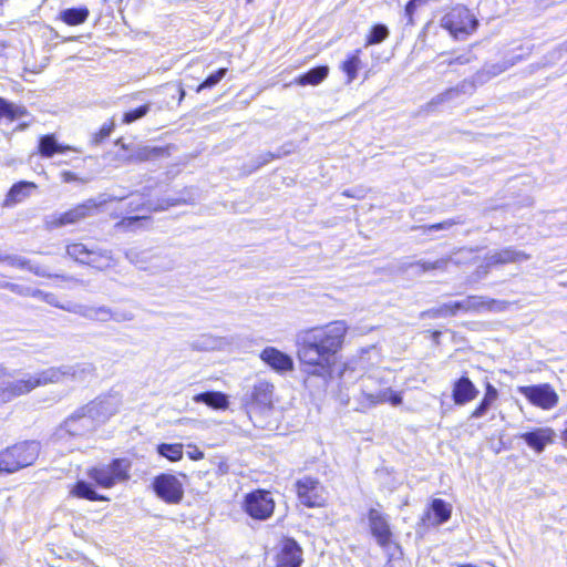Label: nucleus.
<instances>
[{
  "mask_svg": "<svg viewBox=\"0 0 567 567\" xmlns=\"http://www.w3.org/2000/svg\"><path fill=\"white\" fill-rule=\"evenodd\" d=\"M347 331L346 321L338 320L300 332L296 344L302 371L315 377H329Z\"/></svg>",
  "mask_w": 567,
  "mask_h": 567,
  "instance_id": "1",
  "label": "nucleus"
},
{
  "mask_svg": "<svg viewBox=\"0 0 567 567\" xmlns=\"http://www.w3.org/2000/svg\"><path fill=\"white\" fill-rule=\"evenodd\" d=\"M95 367L83 362L51 367L34 373L10 370L0 364V406L23 396L40 386L60 383L65 379L84 382L95 377Z\"/></svg>",
  "mask_w": 567,
  "mask_h": 567,
  "instance_id": "2",
  "label": "nucleus"
},
{
  "mask_svg": "<svg viewBox=\"0 0 567 567\" xmlns=\"http://www.w3.org/2000/svg\"><path fill=\"white\" fill-rule=\"evenodd\" d=\"M394 378L386 370H378L361 378V392L358 402L363 409H371L380 404L390 403L399 406L403 402L401 392L393 390Z\"/></svg>",
  "mask_w": 567,
  "mask_h": 567,
  "instance_id": "3",
  "label": "nucleus"
},
{
  "mask_svg": "<svg viewBox=\"0 0 567 567\" xmlns=\"http://www.w3.org/2000/svg\"><path fill=\"white\" fill-rule=\"evenodd\" d=\"M41 445L38 441L17 443L0 452V472L13 473L32 465L39 457Z\"/></svg>",
  "mask_w": 567,
  "mask_h": 567,
  "instance_id": "4",
  "label": "nucleus"
},
{
  "mask_svg": "<svg viewBox=\"0 0 567 567\" xmlns=\"http://www.w3.org/2000/svg\"><path fill=\"white\" fill-rule=\"evenodd\" d=\"M125 196H105L101 195L96 199H87L86 202L78 205L69 212L52 215L47 219V226L49 228H58L65 225H72L81 221L82 219L94 215L97 208L107 202L122 200Z\"/></svg>",
  "mask_w": 567,
  "mask_h": 567,
  "instance_id": "5",
  "label": "nucleus"
},
{
  "mask_svg": "<svg viewBox=\"0 0 567 567\" xmlns=\"http://www.w3.org/2000/svg\"><path fill=\"white\" fill-rule=\"evenodd\" d=\"M130 462L125 458H114L109 464L91 467L86 475L103 488H111L130 478Z\"/></svg>",
  "mask_w": 567,
  "mask_h": 567,
  "instance_id": "6",
  "label": "nucleus"
},
{
  "mask_svg": "<svg viewBox=\"0 0 567 567\" xmlns=\"http://www.w3.org/2000/svg\"><path fill=\"white\" fill-rule=\"evenodd\" d=\"M66 254L75 261L89 265L99 270L110 268L114 265V258L111 250L89 247L82 243L68 245Z\"/></svg>",
  "mask_w": 567,
  "mask_h": 567,
  "instance_id": "7",
  "label": "nucleus"
},
{
  "mask_svg": "<svg viewBox=\"0 0 567 567\" xmlns=\"http://www.w3.org/2000/svg\"><path fill=\"white\" fill-rule=\"evenodd\" d=\"M441 25L457 38L474 32L478 21L467 8L455 7L441 19Z\"/></svg>",
  "mask_w": 567,
  "mask_h": 567,
  "instance_id": "8",
  "label": "nucleus"
},
{
  "mask_svg": "<svg viewBox=\"0 0 567 567\" xmlns=\"http://www.w3.org/2000/svg\"><path fill=\"white\" fill-rule=\"evenodd\" d=\"M121 404L122 400L117 393H109L96 398L82 408L97 425L116 414Z\"/></svg>",
  "mask_w": 567,
  "mask_h": 567,
  "instance_id": "9",
  "label": "nucleus"
},
{
  "mask_svg": "<svg viewBox=\"0 0 567 567\" xmlns=\"http://www.w3.org/2000/svg\"><path fill=\"white\" fill-rule=\"evenodd\" d=\"M245 512L254 519L266 520L275 509V501L270 492L257 489L246 495Z\"/></svg>",
  "mask_w": 567,
  "mask_h": 567,
  "instance_id": "10",
  "label": "nucleus"
},
{
  "mask_svg": "<svg viewBox=\"0 0 567 567\" xmlns=\"http://www.w3.org/2000/svg\"><path fill=\"white\" fill-rule=\"evenodd\" d=\"M517 391L524 395L530 404L543 410H551L558 403V394L548 383L523 385L518 386Z\"/></svg>",
  "mask_w": 567,
  "mask_h": 567,
  "instance_id": "11",
  "label": "nucleus"
},
{
  "mask_svg": "<svg viewBox=\"0 0 567 567\" xmlns=\"http://www.w3.org/2000/svg\"><path fill=\"white\" fill-rule=\"evenodd\" d=\"M296 489L299 502L307 507H320L326 503V489L316 478L302 477L297 481Z\"/></svg>",
  "mask_w": 567,
  "mask_h": 567,
  "instance_id": "12",
  "label": "nucleus"
},
{
  "mask_svg": "<svg viewBox=\"0 0 567 567\" xmlns=\"http://www.w3.org/2000/svg\"><path fill=\"white\" fill-rule=\"evenodd\" d=\"M153 489L158 498L167 504H178L184 497L182 482L172 474H161L154 478Z\"/></svg>",
  "mask_w": 567,
  "mask_h": 567,
  "instance_id": "13",
  "label": "nucleus"
},
{
  "mask_svg": "<svg viewBox=\"0 0 567 567\" xmlns=\"http://www.w3.org/2000/svg\"><path fill=\"white\" fill-rule=\"evenodd\" d=\"M95 426L96 423L86 412H84V409L81 408L74 412L73 415L65 420L64 424L58 430L55 435L59 437H63L64 434H70L71 436H82L93 431Z\"/></svg>",
  "mask_w": 567,
  "mask_h": 567,
  "instance_id": "14",
  "label": "nucleus"
},
{
  "mask_svg": "<svg viewBox=\"0 0 567 567\" xmlns=\"http://www.w3.org/2000/svg\"><path fill=\"white\" fill-rule=\"evenodd\" d=\"M259 357L262 362L279 374L291 372L295 369L293 359L275 347H266Z\"/></svg>",
  "mask_w": 567,
  "mask_h": 567,
  "instance_id": "15",
  "label": "nucleus"
},
{
  "mask_svg": "<svg viewBox=\"0 0 567 567\" xmlns=\"http://www.w3.org/2000/svg\"><path fill=\"white\" fill-rule=\"evenodd\" d=\"M530 258L528 254L514 247H506L501 250L489 251L485 256L486 267H493L506 264H517L526 261Z\"/></svg>",
  "mask_w": 567,
  "mask_h": 567,
  "instance_id": "16",
  "label": "nucleus"
},
{
  "mask_svg": "<svg viewBox=\"0 0 567 567\" xmlns=\"http://www.w3.org/2000/svg\"><path fill=\"white\" fill-rule=\"evenodd\" d=\"M371 534L375 537L378 544L382 547L391 542V529L388 518L378 509L371 508L368 514Z\"/></svg>",
  "mask_w": 567,
  "mask_h": 567,
  "instance_id": "17",
  "label": "nucleus"
},
{
  "mask_svg": "<svg viewBox=\"0 0 567 567\" xmlns=\"http://www.w3.org/2000/svg\"><path fill=\"white\" fill-rule=\"evenodd\" d=\"M62 309L79 315L89 320L107 322L112 319L111 308L105 306H86L72 303L69 307H62Z\"/></svg>",
  "mask_w": 567,
  "mask_h": 567,
  "instance_id": "18",
  "label": "nucleus"
},
{
  "mask_svg": "<svg viewBox=\"0 0 567 567\" xmlns=\"http://www.w3.org/2000/svg\"><path fill=\"white\" fill-rule=\"evenodd\" d=\"M555 432L549 427H539L519 435V439L537 453H542L546 445L553 443Z\"/></svg>",
  "mask_w": 567,
  "mask_h": 567,
  "instance_id": "19",
  "label": "nucleus"
},
{
  "mask_svg": "<svg viewBox=\"0 0 567 567\" xmlns=\"http://www.w3.org/2000/svg\"><path fill=\"white\" fill-rule=\"evenodd\" d=\"M301 563V547L295 539H286L278 555V567H300Z\"/></svg>",
  "mask_w": 567,
  "mask_h": 567,
  "instance_id": "20",
  "label": "nucleus"
},
{
  "mask_svg": "<svg viewBox=\"0 0 567 567\" xmlns=\"http://www.w3.org/2000/svg\"><path fill=\"white\" fill-rule=\"evenodd\" d=\"M478 395V390L470 378L463 375L453 384L452 398L456 405H465Z\"/></svg>",
  "mask_w": 567,
  "mask_h": 567,
  "instance_id": "21",
  "label": "nucleus"
},
{
  "mask_svg": "<svg viewBox=\"0 0 567 567\" xmlns=\"http://www.w3.org/2000/svg\"><path fill=\"white\" fill-rule=\"evenodd\" d=\"M520 60V56H514L511 59H505L497 63L485 64L480 71L475 73V81L483 85L488 82L493 78L502 74L513 65H515Z\"/></svg>",
  "mask_w": 567,
  "mask_h": 567,
  "instance_id": "22",
  "label": "nucleus"
},
{
  "mask_svg": "<svg viewBox=\"0 0 567 567\" xmlns=\"http://www.w3.org/2000/svg\"><path fill=\"white\" fill-rule=\"evenodd\" d=\"M477 85H480V84L475 81V75H474L472 80H464L458 85H456L454 87H450L446 91H444L443 93L436 95L430 102V105L452 101L462 94H472L475 91Z\"/></svg>",
  "mask_w": 567,
  "mask_h": 567,
  "instance_id": "23",
  "label": "nucleus"
},
{
  "mask_svg": "<svg viewBox=\"0 0 567 567\" xmlns=\"http://www.w3.org/2000/svg\"><path fill=\"white\" fill-rule=\"evenodd\" d=\"M505 301L477 296H468L465 298L466 312L480 313L484 311H501L505 309Z\"/></svg>",
  "mask_w": 567,
  "mask_h": 567,
  "instance_id": "24",
  "label": "nucleus"
},
{
  "mask_svg": "<svg viewBox=\"0 0 567 567\" xmlns=\"http://www.w3.org/2000/svg\"><path fill=\"white\" fill-rule=\"evenodd\" d=\"M35 187V184L31 182H19L14 184L8 192L3 202V206L9 207L21 203L30 195V190L34 189Z\"/></svg>",
  "mask_w": 567,
  "mask_h": 567,
  "instance_id": "25",
  "label": "nucleus"
},
{
  "mask_svg": "<svg viewBox=\"0 0 567 567\" xmlns=\"http://www.w3.org/2000/svg\"><path fill=\"white\" fill-rule=\"evenodd\" d=\"M193 401L204 403L213 409L224 410L228 406L227 396L221 392L207 391L194 395Z\"/></svg>",
  "mask_w": 567,
  "mask_h": 567,
  "instance_id": "26",
  "label": "nucleus"
},
{
  "mask_svg": "<svg viewBox=\"0 0 567 567\" xmlns=\"http://www.w3.org/2000/svg\"><path fill=\"white\" fill-rule=\"evenodd\" d=\"M498 398V391L497 389L492 385L491 383H487L485 394L483 399L481 400L480 404L475 408V410L471 413V419H481L491 409V406L494 404V402Z\"/></svg>",
  "mask_w": 567,
  "mask_h": 567,
  "instance_id": "27",
  "label": "nucleus"
},
{
  "mask_svg": "<svg viewBox=\"0 0 567 567\" xmlns=\"http://www.w3.org/2000/svg\"><path fill=\"white\" fill-rule=\"evenodd\" d=\"M328 73H329L328 66H324V65L316 66V68H312L311 70H309L308 72L299 75L296 79V82L302 86L318 85L328 76Z\"/></svg>",
  "mask_w": 567,
  "mask_h": 567,
  "instance_id": "28",
  "label": "nucleus"
},
{
  "mask_svg": "<svg viewBox=\"0 0 567 567\" xmlns=\"http://www.w3.org/2000/svg\"><path fill=\"white\" fill-rule=\"evenodd\" d=\"M70 494L78 498H85L89 501H107L106 497L97 494L92 484L86 481H78L72 487Z\"/></svg>",
  "mask_w": 567,
  "mask_h": 567,
  "instance_id": "29",
  "label": "nucleus"
},
{
  "mask_svg": "<svg viewBox=\"0 0 567 567\" xmlns=\"http://www.w3.org/2000/svg\"><path fill=\"white\" fill-rule=\"evenodd\" d=\"M71 150L70 146L59 144L53 135H44L39 141V153L43 157H52L55 153Z\"/></svg>",
  "mask_w": 567,
  "mask_h": 567,
  "instance_id": "30",
  "label": "nucleus"
},
{
  "mask_svg": "<svg viewBox=\"0 0 567 567\" xmlns=\"http://www.w3.org/2000/svg\"><path fill=\"white\" fill-rule=\"evenodd\" d=\"M164 154V150L158 147L142 146L134 150L127 157L130 163H141L158 157Z\"/></svg>",
  "mask_w": 567,
  "mask_h": 567,
  "instance_id": "31",
  "label": "nucleus"
},
{
  "mask_svg": "<svg viewBox=\"0 0 567 567\" xmlns=\"http://www.w3.org/2000/svg\"><path fill=\"white\" fill-rule=\"evenodd\" d=\"M89 9L82 8H70L61 12V19L69 25H78L84 23L89 17Z\"/></svg>",
  "mask_w": 567,
  "mask_h": 567,
  "instance_id": "32",
  "label": "nucleus"
},
{
  "mask_svg": "<svg viewBox=\"0 0 567 567\" xmlns=\"http://www.w3.org/2000/svg\"><path fill=\"white\" fill-rule=\"evenodd\" d=\"M431 511L434 514V524L441 525L451 518V506L441 498H434L431 503Z\"/></svg>",
  "mask_w": 567,
  "mask_h": 567,
  "instance_id": "33",
  "label": "nucleus"
},
{
  "mask_svg": "<svg viewBox=\"0 0 567 567\" xmlns=\"http://www.w3.org/2000/svg\"><path fill=\"white\" fill-rule=\"evenodd\" d=\"M157 452L161 456H164L169 461L176 462L183 457V445L162 443L157 446Z\"/></svg>",
  "mask_w": 567,
  "mask_h": 567,
  "instance_id": "34",
  "label": "nucleus"
},
{
  "mask_svg": "<svg viewBox=\"0 0 567 567\" xmlns=\"http://www.w3.org/2000/svg\"><path fill=\"white\" fill-rule=\"evenodd\" d=\"M24 113L25 110L23 107L17 106L0 97V118L8 117L14 120L21 117Z\"/></svg>",
  "mask_w": 567,
  "mask_h": 567,
  "instance_id": "35",
  "label": "nucleus"
},
{
  "mask_svg": "<svg viewBox=\"0 0 567 567\" xmlns=\"http://www.w3.org/2000/svg\"><path fill=\"white\" fill-rule=\"evenodd\" d=\"M389 29L385 24H375L372 27L368 38L367 45L379 44L389 37Z\"/></svg>",
  "mask_w": 567,
  "mask_h": 567,
  "instance_id": "36",
  "label": "nucleus"
},
{
  "mask_svg": "<svg viewBox=\"0 0 567 567\" xmlns=\"http://www.w3.org/2000/svg\"><path fill=\"white\" fill-rule=\"evenodd\" d=\"M452 262V257L441 258L435 261H417L413 266L420 268L422 272L432 270H445L447 265Z\"/></svg>",
  "mask_w": 567,
  "mask_h": 567,
  "instance_id": "37",
  "label": "nucleus"
},
{
  "mask_svg": "<svg viewBox=\"0 0 567 567\" xmlns=\"http://www.w3.org/2000/svg\"><path fill=\"white\" fill-rule=\"evenodd\" d=\"M228 72V69L227 68H220L218 69L216 72L212 73L210 75H208L204 82H202L197 89H196V92L199 93L202 92L203 90L205 89H212L214 87L215 85H217L221 79H224V76L227 74Z\"/></svg>",
  "mask_w": 567,
  "mask_h": 567,
  "instance_id": "38",
  "label": "nucleus"
},
{
  "mask_svg": "<svg viewBox=\"0 0 567 567\" xmlns=\"http://www.w3.org/2000/svg\"><path fill=\"white\" fill-rule=\"evenodd\" d=\"M272 385L267 382H259L254 386L252 396L255 400L261 403H268L271 401Z\"/></svg>",
  "mask_w": 567,
  "mask_h": 567,
  "instance_id": "39",
  "label": "nucleus"
},
{
  "mask_svg": "<svg viewBox=\"0 0 567 567\" xmlns=\"http://www.w3.org/2000/svg\"><path fill=\"white\" fill-rule=\"evenodd\" d=\"M360 63L361 61L357 53L343 62L342 70L347 73L349 81H353L357 78Z\"/></svg>",
  "mask_w": 567,
  "mask_h": 567,
  "instance_id": "40",
  "label": "nucleus"
},
{
  "mask_svg": "<svg viewBox=\"0 0 567 567\" xmlns=\"http://www.w3.org/2000/svg\"><path fill=\"white\" fill-rule=\"evenodd\" d=\"M150 111V106L147 104L141 105L134 110H131L124 114L123 122L126 124L133 123L134 121L142 118Z\"/></svg>",
  "mask_w": 567,
  "mask_h": 567,
  "instance_id": "41",
  "label": "nucleus"
},
{
  "mask_svg": "<svg viewBox=\"0 0 567 567\" xmlns=\"http://www.w3.org/2000/svg\"><path fill=\"white\" fill-rule=\"evenodd\" d=\"M0 288L9 289L11 292L20 295V296H30L31 295V288L20 286L12 282H7L0 280Z\"/></svg>",
  "mask_w": 567,
  "mask_h": 567,
  "instance_id": "42",
  "label": "nucleus"
},
{
  "mask_svg": "<svg viewBox=\"0 0 567 567\" xmlns=\"http://www.w3.org/2000/svg\"><path fill=\"white\" fill-rule=\"evenodd\" d=\"M0 260L2 261H6L8 265H10L11 267H16V268H21V269H27L28 267V264H29V260L21 257V256H4V257H0Z\"/></svg>",
  "mask_w": 567,
  "mask_h": 567,
  "instance_id": "43",
  "label": "nucleus"
},
{
  "mask_svg": "<svg viewBox=\"0 0 567 567\" xmlns=\"http://www.w3.org/2000/svg\"><path fill=\"white\" fill-rule=\"evenodd\" d=\"M111 316L113 321L115 322H125L134 319V315L132 311L123 310V309H111Z\"/></svg>",
  "mask_w": 567,
  "mask_h": 567,
  "instance_id": "44",
  "label": "nucleus"
},
{
  "mask_svg": "<svg viewBox=\"0 0 567 567\" xmlns=\"http://www.w3.org/2000/svg\"><path fill=\"white\" fill-rule=\"evenodd\" d=\"M113 128H114L113 122L103 124L102 127L100 128V131L94 134L93 143L99 144L103 140L109 137L110 134L112 133Z\"/></svg>",
  "mask_w": 567,
  "mask_h": 567,
  "instance_id": "45",
  "label": "nucleus"
},
{
  "mask_svg": "<svg viewBox=\"0 0 567 567\" xmlns=\"http://www.w3.org/2000/svg\"><path fill=\"white\" fill-rule=\"evenodd\" d=\"M461 223L462 221L460 219L451 218V219L444 220L442 223L430 225L429 226V230H435V231H437V230H447L451 227H453L454 225H457V224H461Z\"/></svg>",
  "mask_w": 567,
  "mask_h": 567,
  "instance_id": "46",
  "label": "nucleus"
},
{
  "mask_svg": "<svg viewBox=\"0 0 567 567\" xmlns=\"http://www.w3.org/2000/svg\"><path fill=\"white\" fill-rule=\"evenodd\" d=\"M416 8H417V4L413 0H410L406 3L405 9H404V18L406 19V24H409V25L414 24L413 16H414Z\"/></svg>",
  "mask_w": 567,
  "mask_h": 567,
  "instance_id": "47",
  "label": "nucleus"
},
{
  "mask_svg": "<svg viewBox=\"0 0 567 567\" xmlns=\"http://www.w3.org/2000/svg\"><path fill=\"white\" fill-rule=\"evenodd\" d=\"M30 296H34V297L40 296V297H42V299H43L45 302H48V303H50V305H52V306L59 307V308H61V309H62V307H63V306L59 305L58 302H55V297H54V295H52V293H44V292H42V291H40V290H32V289H31V295H30ZM69 306H70V305H68L66 307H69Z\"/></svg>",
  "mask_w": 567,
  "mask_h": 567,
  "instance_id": "48",
  "label": "nucleus"
},
{
  "mask_svg": "<svg viewBox=\"0 0 567 567\" xmlns=\"http://www.w3.org/2000/svg\"><path fill=\"white\" fill-rule=\"evenodd\" d=\"M27 269L31 272H33L34 275L37 276H40V277H51L52 275L48 271L47 268L44 267H41V266H38V265H31L30 262L28 264V267Z\"/></svg>",
  "mask_w": 567,
  "mask_h": 567,
  "instance_id": "49",
  "label": "nucleus"
},
{
  "mask_svg": "<svg viewBox=\"0 0 567 567\" xmlns=\"http://www.w3.org/2000/svg\"><path fill=\"white\" fill-rule=\"evenodd\" d=\"M450 303L453 316H455L460 311L466 312L465 299L458 301H451Z\"/></svg>",
  "mask_w": 567,
  "mask_h": 567,
  "instance_id": "50",
  "label": "nucleus"
},
{
  "mask_svg": "<svg viewBox=\"0 0 567 567\" xmlns=\"http://www.w3.org/2000/svg\"><path fill=\"white\" fill-rule=\"evenodd\" d=\"M420 318H442L441 315H439V307L432 308L426 311L421 312Z\"/></svg>",
  "mask_w": 567,
  "mask_h": 567,
  "instance_id": "51",
  "label": "nucleus"
},
{
  "mask_svg": "<svg viewBox=\"0 0 567 567\" xmlns=\"http://www.w3.org/2000/svg\"><path fill=\"white\" fill-rule=\"evenodd\" d=\"M439 315H441V317L453 316L452 309H451V303L447 302V303H443L442 306H440L439 307Z\"/></svg>",
  "mask_w": 567,
  "mask_h": 567,
  "instance_id": "52",
  "label": "nucleus"
},
{
  "mask_svg": "<svg viewBox=\"0 0 567 567\" xmlns=\"http://www.w3.org/2000/svg\"><path fill=\"white\" fill-rule=\"evenodd\" d=\"M217 341L210 337L203 338V349H214L216 347Z\"/></svg>",
  "mask_w": 567,
  "mask_h": 567,
  "instance_id": "53",
  "label": "nucleus"
},
{
  "mask_svg": "<svg viewBox=\"0 0 567 567\" xmlns=\"http://www.w3.org/2000/svg\"><path fill=\"white\" fill-rule=\"evenodd\" d=\"M375 351H377L375 347H372L371 349H368V350H363L358 359V364L361 368H364L365 354H369L370 352H375Z\"/></svg>",
  "mask_w": 567,
  "mask_h": 567,
  "instance_id": "54",
  "label": "nucleus"
},
{
  "mask_svg": "<svg viewBox=\"0 0 567 567\" xmlns=\"http://www.w3.org/2000/svg\"><path fill=\"white\" fill-rule=\"evenodd\" d=\"M275 157H276L275 154H272L271 152H267V153L260 155L261 161L259 162L258 165L259 166L265 165V164L269 163L270 161H272Z\"/></svg>",
  "mask_w": 567,
  "mask_h": 567,
  "instance_id": "55",
  "label": "nucleus"
},
{
  "mask_svg": "<svg viewBox=\"0 0 567 567\" xmlns=\"http://www.w3.org/2000/svg\"><path fill=\"white\" fill-rule=\"evenodd\" d=\"M188 456L189 458L197 461L204 457V453L195 446L193 451L188 452Z\"/></svg>",
  "mask_w": 567,
  "mask_h": 567,
  "instance_id": "56",
  "label": "nucleus"
},
{
  "mask_svg": "<svg viewBox=\"0 0 567 567\" xmlns=\"http://www.w3.org/2000/svg\"><path fill=\"white\" fill-rule=\"evenodd\" d=\"M142 218L141 217H127V218H124L121 224L122 225H126V226H132L136 223H138Z\"/></svg>",
  "mask_w": 567,
  "mask_h": 567,
  "instance_id": "57",
  "label": "nucleus"
},
{
  "mask_svg": "<svg viewBox=\"0 0 567 567\" xmlns=\"http://www.w3.org/2000/svg\"><path fill=\"white\" fill-rule=\"evenodd\" d=\"M468 61H470V60H468L467 58H465V56H463V55H460V56H457V58H455V59L451 60V61L449 62V65H453V64H465V63H467Z\"/></svg>",
  "mask_w": 567,
  "mask_h": 567,
  "instance_id": "58",
  "label": "nucleus"
},
{
  "mask_svg": "<svg viewBox=\"0 0 567 567\" xmlns=\"http://www.w3.org/2000/svg\"><path fill=\"white\" fill-rule=\"evenodd\" d=\"M63 177L65 182H71L75 179V175L71 172H64Z\"/></svg>",
  "mask_w": 567,
  "mask_h": 567,
  "instance_id": "59",
  "label": "nucleus"
},
{
  "mask_svg": "<svg viewBox=\"0 0 567 567\" xmlns=\"http://www.w3.org/2000/svg\"><path fill=\"white\" fill-rule=\"evenodd\" d=\"M133 255H134V252H133V251H127V252H126V257H127L131 261H133Z\"/></svg>",
  "mask_w": 567,
  "mask_h": 567,
  "instance_id": "60",
  "label": "nucleus"
},
{
  "mask_svg": "<svg viewBox=\"0 0 567 567\" xmlns=\"http://www.w3.org/2000/svg\"><path fill=\"white\" fill-rule=\"evenodd\" d=\"M560 50H564L565 52H567V42L561 45Z\"/></svg>",
  "mask_w": 567,
  "mask_h": 567,
  "instance_id": "61",
  "label": "nucleus"
},
{
  "mask_svg": "<svg viewBox=\"0 0 567 567\" xmlns=\"http://www.w3.org/2000/svg\"><path fill=\"white\" fill-rule=\"evenodd\" d=\"M179 92H181V100H182L185 95V91L183 89H179Z\"/></svg>",
  "mask_w": 567,
  "mask_h": 567,
  "instance_id": "62",
  "label": "nucleus"
},
{
  "mask_svg": "<svg viewBox=\"0 0 567 567\" xmlns=\"http://www.w3.org/2000/svg\"><path fill=\"white\" fill-rule=\"evenodd\" d=\"M172 267H173V266H172V264L169 262V265H168V266H166V267H165V269H167V270H168V269H172Z\"/></svg>",
  "mask_w": 567,
  "mask_h": 567,
  "instance_id": "63",
  "label": "nucleus"
},
{
  "mask_svg": "<svg viewBox=\"0 0 567 567\" xmlns=\"http://www.w3.org/2000/svg\"><path fill=\"white\" fill-rule=\"evenodd\" d=\"M2 563H3V558H2V556L0 555V566L2 565Z\"/></svg>",
  "mask_w": 567,
  "mask_h": 567,
  "instance_id": "64",
  "label": "nucleus"
}]
</instances>
